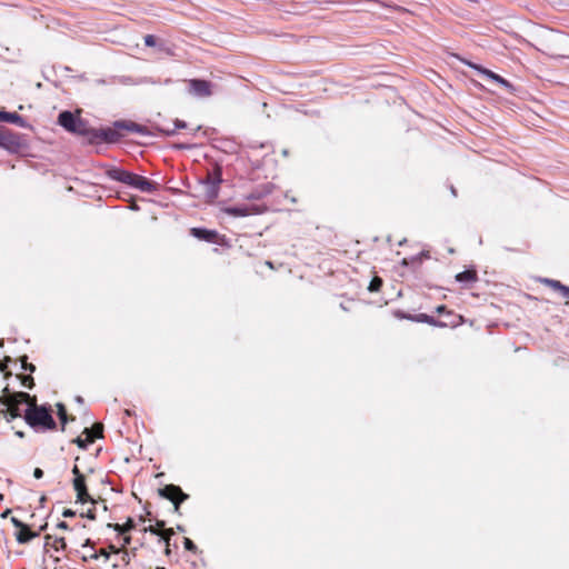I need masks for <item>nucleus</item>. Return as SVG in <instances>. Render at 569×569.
Segmentation results:
<instances>
[{
  "instance_id": "nucleus-6",
  "label": "nucleus",
  "mask_w": 569,
  "mask_h": 569,
  "mask_svg": "<svg viewBox=\"0 0 569 569\" xmlns=\"http://www.w3.org/2000/svg\"><path fill=\"white\" fill-rule=\"evenodd\" d=\"M72 473L74 476L73 489L77 492V501L81 503L94 502V500L88 493L84 476L80 472L77 465L72 468Z\"/></svg>"
},
{
  "instance_id": "nucleus-35",
  "label": "nucleus",
  "mask_w": 569,
  "mask_h": 569,
  "mask_svg": "<svg viewBox=\"0 0 569 569\" xmlns=\"http://www.w3.org/2000/svg\"><path fill=\"white\" fill-rule=\"evenodd\" d=\"M57 527H58L59 529H62V530H68V529H69V526H68V523H67L66 521H60V522L57 525Z\"/></svg>"
},
{
  "instance_id": "nucleus-25",
  "label": "nucleus",
  "mask_w": 569,
  "mask_h": 569,
  "mask_svg": "<svg viewBox=\"0 0 569 569\" xmlns=\"http://www.w3.org/2000/svg\"><path fill=\"white\" fill-rule=\"evenodd\" d=\"M21 367L23 370H29L31 372H33L36 370V367L32 363L27 362L26 356L21 358Z\"/></svg>"
},
{
  "instance_id": "nucleus-33",
  "label": "nucleus",
  "mask_w": 569,
  "mask_h": 569,
  "mask_svg": "<svg viewBox=\"0 0 569 569\" xmlns=\"http://www.w3.org/2000/svg\"><path fill=\"white\" fill-rule=\"evenodd\" d=\"M10 361V358H6L4 361L0 362V371L3 372L7 369L8 362Z\"/></svg>"
},
{
  "instance_id": "nucleus-1",
  "label": "nucleus",
  "mask_w": 569,
  "mask_h": 569,
  "mask_svg": "<svg viewBox=\"0 0 569 569\" xmlns=\"http://www.w3.org/2000/svg\"><path fill=\"white\" fill-rule=\"evenodd\" d=\"M33 398L27 392H11L8 388L2 390L0 402L3 406L1 412L8 421L16 419L24 413V409L31 403Z\"/></svg>"
},
{
  "instance_id": "nucleus-37",
  "label": "nucleus",
  "mask_w": 569,
  "mask_h": 569,
  "mask_svg": "<svg viewBox=\"0 0 569 569\" xmlns=\"http://www.w3.org/2000/svg\"><path fill=\"white\" fill-rule=\"evenodd\" d=\"M445 310H446V307H445V306H438V307L436 308V311H437L438 313H442V312H445Z\"/></svg>"
},
{
  "instance_id": "nucleus-43",
  "label": "nucleus",
  "mask_w": 569,
  "mask_h": 569,
  "mask_svg": "<svg viewBox=\"0 0 569 569\" xmlns=\"http://www.w3.org/2000/svg\"><path fill=\"white\" fill-rule=\"evenodd\" d=\"M9 513V510H6L4 513H2V517H6V515Z\"/></svg>"
},
{
  "instance_id": "nucleus-20",
  "label": "nucleus",
  "mask_w": 569,
  "mask_h": 569,
  "mask_svg": "<svg viewBox=\"0 0 569 569\" xmlns=\"http://www.w3.org/2000/svg\"><path fill=\"white\" fill-rule=\"evenodd\" d=\"M477 278L473 270H465L456 276V280L459 282H471Z\"/></svg>"
},
{
  "instance_id": "nucleus-40",
  "label": "nucleus",
  "mask_w": 569,
  "mask_h": 569,
  "mask_svg": "<svg viewBox=\"0 0 569 569\" xmlns=\"http://www.w3.org/2000/svg\"><path fill=\"white\" fill-rule=\"evenodd\" d=\"M451 192H452L453 196H456V190H455L453 187H451Z\"/></svg>"
},
{
  "instance_id": "nucleus-5",
  "label": "nucleus",
  "mask_w": 569,
  "mask_h": 569,
  "mask_svg": "<svg viewBox=\"0 0 569 569\" xmlns=\"http://www.w3.org/2000/svg\"><path fill=\"white\" fill-rule=\"evenodd\" d=\"M58 123L69 132L84 136L87 133L83 121L70 111H63L59 114Z\"/></svg>"
},
{
  "instance_id": "nucleus-34",
  "label": "nucleus",
  "mask_w": 569,
  "mask_h": 569,
  "mask_svg": "<svg viewBox=\"0 0 569 569\" xmlns=\"http://www.w3.org/2000/svg\"><path fill=\"white\" fill-rule=\"evenodd\" d=\"M33 476H34V478H37V479L42 478V476H43V471H42V469H40V468H36V469H34V471H33Z\"/></svg>"
},
{
  "instance_id": "nucleus-11",
  "label": "nucleus",
  "mask_w": 569,
  "mask_h": 569,
  "mask_svg": "<svg viewBox=\"0 0 569 569\" xmlns=\"http://www.w3.org/2000/svg\"><path fill=\"white\" fill-rule=\"evenodd\" d=\"M473 69H476L479 73L483 74L485 77H487L488 79L497 82L498 84L505 87L506 89H508L509 91H513L515 88L508 81L506 80L505 78L500 77L499 74L492 72L491 70H488L486 68H482L480 66H477V64H470Z\"/></svg>"
},
{
  "instance_id": "nucleus-24",
  "label": "nucleus",
  "mask_w": 569,
  "mask_h": 569,
  "mask_svg": "<svg viewBox=\"0 0 569 569\" xmlns=\"http://www.w3.org/2000/svg\"><path fill=\"white\" fill-rule=\"evenodd\" d=\"M186 127H187L186 122L180 121V120H176L174 128L172 130H164V132L167 134H173L177 131V129H182V128H186Z\"/></svg>"
},
{
  "instance_id": "nucleus-2",
  "label": "nucleus",
  "mask_w": 569,
  "mask_h": 569,
  "mask_svg": "<svg viewBox=\"0 0 569 569\" xmlns=\"http://www.w3.org/2000/svg\"><path fill=\"white\" fill-rule=\"evenodd\" d=\"M23 418L31 428L38 431L53 430L56 428V422L49 409L44 406H37L34 398L28 405V408L24 409Z\"/></svg>"
},
{
  "instance_id": "nucleus-7",
  "label": "nucleus",
  "mask_w": 569,
  "mask_h": 569,
  "mask_svg": "<svg viewBox=\"0 0 569 569\" xmlns=\"http://www.w3.org/2000/svg\"><path fill=\"white\" fill-rule=\"evenodd\" d=\"M189 83V92L192 96L199 97V98H207L212 94L211 90V83L207 80L201 79H190L188 81Z\"/></svg>"
},
{
  "instance_id": "nucleus-16",
  "label": "nucleus",
  "mask_w": 569,
  "mask_h": 569,
  "mask_svg": "<svg viewBox=\"0 0 569 569\" xmlns=\"http://www.w3.org/2000/svg\"><path fill=\"white\" fill-rule=\"evenodd\" d=\"M223 211L232 217H247L251 213L250 209L246 206L228 207L224 208Z\"/></svg>"
},
{
  "instance_id": "nucleus-32",
  "label": "nucleus",
  "mask_w": 569,
  "mask_h": 569,
  "mask_svg": "<svg viewBox=\"0 0 569 569\" xmlns=\"http://www.w3.org/2000/svg\"><path fill=\"white\" fill-rule=\"evenodd\" d=\"M62 516L68 518V517H74L76 516V511L71 510V509H64L63 512H62Z\"/></svg>"
},
{
  "instance_id": "nucleus-10",
  "label": "nucleus",
  "mask_w": 569,
  "mask_h": 569,
  "mask_svg": "<svg viewBox=\"0 0 569 569\" xmlns=\"http://www.w3.org/2000/svg\"><path fill=\"white\" fill-rule=\"evenodd\" d=\"M160 493L172 501L176 507H178L179 503L187 499V495L183 493L179 487L173 485L166 486L163 489H161Z\"/></svg>"
},
{
  "instance_id": "nucleus-17",
  "label": "nucleus",
  "mask_w": 569,
  "mask_h": 569,
  "mask_svg": "<svg viewBox=\"0 0 569 569\" xmlns=\"http://www.w3.org/2000/svg\"><path fill=\"white\" fill-rule=\"evenodd\" d=\"M109 527L113 528L118 533L123 535L134 528V522L131 518H128L126 523H109Z\"/></svg>"
},
{
  "instance_id": "nucleus-27",
  "label": "nucleus",
  "mask_w": 569,
  "mask_h": 569,
  "mask_svg": "<svg viewBox=\"0 0 569 569\" xmlns=\"http://www.w3.org/2000/svg\"><path fill=\"white\" fill-rule=\"evenodd\" d=\"M91 432H92V436H94V439L96 438H100L102 437V426L101 425H96L92 429H90Z\"/></svg>"
},
{
  "instance_id": "nucleus-3",
  "label": "nucleus",
  "mask_w": 569,
  "mask_h": 569,
  "mask_svg": "<svg viewBox=\"0 0 569 569\" xmlns=\"http://www.w3.org/2000/svg\"><path fill=\"white\" fill-rule=\"evenodd\" d=\"M108 177L111 180L128 184L134 189H138L141 192L152 193L158 189V186L156 182H153L142 176H139V174H136L133 172L126 171L122 169H118V168L109 170Z\"/></svg>"
},
{
  "instance_id": "nucleus-42",
  "label": "nucleus",
  "mask_w": 569,
  "mask_h": 569,
  "mask_svg": "<svg viewBox=\"0 0 569 569\" xmlns=\"http://www.w3.org/2000/svg\"><path fill=\"white\" fill-rule=\"evenodd\" d=\"M9 513V510H6L4 513H2V517H6V515Z\"/></svg>"
},
{
  "instance_id": "nucleus-22",
  "label": "nucleus",
  "mask_w": 569,
  "mask_h": 569,
  "mask_svg": "<svg viewBox=\"0 0 569 569\" xmlns=\"http://www.w3.org/2000/svg\"><path fill=\"white\" fill-rule=\"evenodd\" d=\"M57 408H58L59 419L61 420V423H62V429H64V425L68 421L67 410H66V408H64V406L62 403H58Z\"/></svg>"
},
{
  "instance_id": "nucleus-15",
  "label": "nucleus",
  "mask_w": 569,
  "mask_h": 569,
  "mask_svg": "<svg viewBox=\"0 0 569 569\" xmlns=\"http://www.w3.org/2000/svg\"><path fill=\"white\" fill-rule=\"evenodd\" d=\"M542 282L545 284L549 286L550 288H552L553 290L560 291L563 297L569 299V287L562 284L558 280L548 279V278L543 279Z\"/></svg>"
},
{
  "instance_id": "nucleus-41",
  "label": "nucleus",
  "mask_w": 569,
  "mask_h": 569,
  "mask_svg": "<svg viewBox=\"0 0 569 569\" xmlns=\"http://www.w3.org/2000/svg\"><path fill=\"white\" fill-rule=\"evenodd\" d=\"M9 513V510H6L4 513H2V517H6V515Z\"/></svg>"
},
{
  "instance_id": "nucleus-19",
  "label": "nucleus",
  "mask_w": 569,
  "mask_h": 569,
  "mask_svg": "<svg viewBox=\"0 0 569 569\" xmlns=\"http://www.w3.org/2000/svg\"><path fill=\"white\" fill-rule=\"evenodd\" d=\"M83 433L86 435V438L78 437L74 442L82 449L87 448L89 443H92L94 441V436H92L91 430L88 428L84 429Z\"/></svg>"
},
{
  "instance_id": "nucleus-29",
  "label": "nucleus",
  "mask_w": 569,
  "mask_h": 569,
  "mask_svg": "<svg viewBox=\"0 0 569 569\" xmlns=\"http://www.w3.org/2000/svg\"><path fill=\"white\" fill-rule=\"evenodd\" d=\"M144 44L148 47H153L156 44V38L152 34H148L144 37Z\"/></svg>"
},
{
  "instance_id": "nucleus-8",
  "label": "nucleus",
  "mask_w": 569,
  "mask_h": 569,
  "mask_svg": "<svg viewBox=\"0 0 569 569\" xmlns=\"http://www.w3.org/2000/svg\"><path fill=\"white\" fill-rule=\"evenodd\" d=\"M222 182V174H221V168L216 167L214 170L210 173H208L207 179L204 180V183L208 189V196L210 198L218 197L219 193V184Z\"/></svg>"
},
{
  "instance_id": "nucleus-12",
  "label": "nucleus",
  "mask_w": 569,
  "mask_h": 569,
  "mask_svg": "<svg viewBox=\"0 0 569 569\" xmlns=\"http://www.w3.org/2000/svg\"><path fill=\"white\" fill-rule=\"evenodd\" d=\"M34 537H37V533L31 531L27 525H23L16 532V539L19 543H27Z\"/></svg>"
},
{
  "instance_id": "nucleus-14",
  "label": "nucleus",
  "mask_w": 569,
  "mask_h": 569,
  "mask_svg": "<svg viewBox=\"0 0 569 569\" xmlns=\"http://www.w3.org/2000/svg\"><path fill=\"white\" fill-rule=\"evenodd\" d=\"M191 233L201 240L213 241L217 237V232L213 230L202 229V228H192Z\"/></svg>"
},
{
  "instance_id": "nucleus-28",
  "label": "nucleus",
  "mask_w": 569,
  "mask_h": 569,
  "mask_svg": "<svg viewBox=\"0 0 569 569\" xmlns=\"http://www.w3.org/2000/svg\"><path fill=\"white\" fill-rule=\"evenodd\" d=\"M183 545H184V548L187 550H189V551H196L197 550L196 545L189 538H184Z\"/></svg>"
},
{
  "instance_id": "nucleus-31",
  "label": "nucleus",
  "mask_w": 569,
  "mask_h": 569,
  "mask_svg": "<svg viewBox=\"0 0 569 569\" xmlns=\"http://www.w3.org/2000/svg\"><path fill=\"white\" fill-rule=\"evenodd\" d=\"M11 522H12V525H13L17 529L21 528V527L24 525L22 521H20V520H19L18 518H16V517H12V518H11Z\"/></svg>"
},
{
  "instance_id": "nucleus-21",
  "label": "nucleus",
  "mask_w": 569,
  "mask_h": 569,
  "mask_svg": "<svg viewBox=\"0 0 569 569\" xmlns=\"http://www.w3.org/2000/svg\"><path fill=\"white\" fill-rule=\"evenodd\" d=\"M381 286H382V279H381V278H379V277H375V278L370 281L369 287H368V290H369L370 292H377V291H379V290H380Z\"/></svg>"
},
{
  "instance_id": "nucleus-38",
  "label": "nucleus",
  "mask_w": 569,
  "mask_h": 569,
  "mask_svg": "<svg viewBox=\"0 0 569 569\" xmlns=\"http://www.w3.org/2000/svg\"><path fill=\"white\" fill-rule=\"evenodd\" d=\"M59 543H61V547L64 548L66 547V542H64V539L63 538H60L58 540Z\"/></svg>"
},
{
  "instance_id": "nucleus-23",
  "label": "nucleus",
  "mask_w": 569,
  "mask_h": 569,
  "mask_svg": "<svg viewBox=\"0 0 569 569\" xmlns=\"http://www.w3.org/2000/svg\"><path fill=\"white\" fill-rule=\"evenodd\" d=\"M417 320L421 321V322H426V323L432 325V326H438V321L435 320L433 317L428 316L426 313H420L419 316H417Z\"/></svg>"
},
{
  "instance_id": "nucleus-9",
  "label": "nucleus",
  "mask_w": 569,
  "mask_h": 569,
  "mask_svg": "<svg viewBox=\"0 0 569 569\" xmlns=\"http://www.w3.org/2000/svg\"><path fill=\"white\" fill-rule=\"evenodd\" d=\"M0 147L11 152H16L21 147L20 137L9 130H0Z\"/></svg>"
},
{
  "instance_id": "nucleus-36",
  "label": "nucleus",
  "mask_w": 569,
  "mask_h": 569,
  "mask_svg": "<svg viewBox=\"0 0 569 569\" xmlns=\"http://www.w3.org/2000/svg\"><path fill=\"white\" fill-rule=\"evenodd\" d=\"M130 541H131V538L129 536H126L123 538V547L128 546L130 543Z\"/></svg>"
},
{
  "instance_id": "nucleus-30",
  "label": "nucleus",
  "mask_w": 569,
  "mask_h": 569,
  "mask_svg": "<svg viewBox=\"0 0 569 569\" xmlns=\"http://www.w3.org/2000/svg\"><path fill=\"white\" fill-rule=\"evenodd\" d=\"M82 517H86L90 520H94L96 519V513L92 509H89L86 513H82Z\"/></svg>"
},
{
  "instance_id": "nucleus-39",
  "label": "nucleus",
  "mask_w": 569,
  "mask_h": 569,
  "mask_svg": "<svg viewBox=\"0 0 569 569\" xmlns=\"http://www.w3.org/2000/svg\"><path fill=\"white\" fill-rule=\"evenodd\" d=\"M163 525H164V523H163V521H159V522L157 523V526H158L159 528H160V527H163Z\"/></svg>"
},
{
  "instance_id": "nucleus-26",
  "label": "nucleus",
  "mask_w": 569,
  "mask_h": 569,
  "mask_svg": "<svg viewBox=\"0 0 569 569\" xmlns=\"http://www.w3.org/2000/svg\"><path fill=\"white\" fill-rule=\"evenodd\" d=\"M21 382L26 388L31 389L33 387V378L31 376H23Z\"/></svg>"
},
{
  "instance_id": "nucleus-4",
  "label": "nucleus",
  "mask_w": 569,
  "mask_h": 569,
  "mask_svg": "<svg viewBox=\"0 0 569 569\" xmlns=\"http://www.w3.org/2000/svg\"><path fill=\"white\" fill-rule=\"evenodd\" d=\"M117 130H127L130 132L147 133L146 127L138 124L133 121H116L114 129H107L103 131V137L108 142H114L119 139V133Z\"/></svg>"
},
{
  "instance_id": "nucleus-18",
  "label": "nucleus",
  "mask_w": 569,
  "mask_h": 569,
  "mask_svg": "<svg viewBox=\"0 0 569 569\" xmlns=\"http://www.w3.org/2000/svg\"><path fill=\"white\" fill-rule=\"evenodd\" d=\"M144 531H149L153 535L160 536L167 546H169L170 536L173 535L172 529L160 531L158 528H154L152 526L146 528Z\"/></svg>"
},
{
  "instance_id": "nucleus-13",
  "label": "nucleus",
  "mask_w": 569,
  "mask_h": 569,
  "mask_svg": "<svg viewBox=\"0 0 569 569\" xmlns=\"http://www.w3.org/2000/svg\"><path fill=\"white\" fill-rule=\"evenodd\" d=\"M0 121L14 123L20 127H23V124H24V120L17 112H7V111H1V110H0Z\"/></svg>"
}]
</instances>
